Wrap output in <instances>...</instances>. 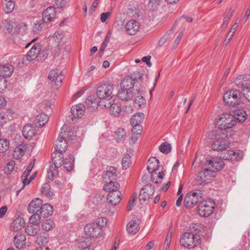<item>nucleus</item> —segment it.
<instances>
[{
    "label": "nucleus",
    "instance_id": "1",
    "mask_svg": "<svg viewBox=\"0 0 250 250\" xmlns=\"http://www.w3.org/2000/svg\"><path fill=\"white\" fill-rule=\"evenodd\" d=\"M114 85L107 82L100 83L96 89V95L101 100L100 107L109 105L106 103L112 99Z\"/></svg>",
    "mask_w": 250,
    "mask_h": 250
},
{
    "label": "nucleus",
    "instance_id": "2",
    "mask_svg": "<svg viewBox=\"0 0 250 250\" xmlns=\"http://www.w3.org/2000/svg\"><path fill=\"white\" fill-rule=\"evenodd\" d=\"M199 225H196L193 227L195 228L196 232H186L184 233L181 236L180 239V245L184 247L188 248H194L199 244H200L201 239L199 235L200 230L198 229Z\"/></svg>",
    "mask_w": 250,
    "mask_h": 250
},
{
    "label": "nucleus",
    "instance_id": "3",
    "mask_svg": "<svg viewBox=\"0 0 250 250\" xmlns=\"http://www.w3.org/2000/svg\"><path fill=\"white\" fill-rule=\"evenodd\" d=\"M107 220L104 217L98 218L94 222L89 223L84 228L85 233L93 238L100 236L102 233V226L106 225Z\"/></svg>",
    "mask_w": 250,
    "mask_h": 250
},
{
    "label": "nucleus",
    "instance_id": "4",
    "mask_svg": "<svg viewBox=\"0 0 250 250\" xmlns=\"http://www.w3.org/2000/svg\"><path fill=\"white\" fill-rule=\"evenodd\" d=\"M160 162L156 157H150L147 162V169L149 172L151 173V178L156 183L161 182L165 173L161 170L159 171Z\"/></svg>",
    "mask_w": 250,
    "mask_h": 250
},
{
    "label": "nucleus",
    "instance_id": "5",
    "mask_svg": "<svg viewBox=\"0 0 250 250\" xmlns=\"http://www.w3.org/2000/svg\"><path fill=\"white\" fill-rule=\"evenodd\" d=\"M117 170L113 167H110L103 176L105 183L104 189H111V188H119V184L117 182Z\"/></svg>",
    "mask_w": 250,
    "mask_h": 250
},
{
    "label": "nucleus",
    "instance_id": "6",
    "mask_svg": "<svg viewBox=\"0 0 250 250\" xmlns=\"http://www.w3.org/2000/svg\"><path fill=\"white\" fill-rule=\"evenodd\" d=\"M215 206V202L210 198L200 201L198 205V213L202 217H208L213 212Z\"/></svg>",
    "mask_w": 250,
    "mask_h": 250
},
{
    "label": "nucleus",
    "instance_id": "7",
    "mask_svg": "<svg viewBox=\"0 0 250 250\" xmlns=\"http://www.w3.org/2000/svg\"><path fill=\"white\" fill-rule=\"evenodd\" d=\"M240 95V92L238 90H229L224 94V101L229 106L235 107L241 103Z\"/></svg>",
    "mask_w": 250,
    "mask_h": 250
},
{
    "label": "nucleus",
    "instance_id": "8",
    "mask_svg": "<svg viewBox=\"0 0 250 250\" xmlns=\"http://www.w3.org/2000/svg\"><path fill=\"white\" fill-rule=\"evenodd\" d=\"M217 125L221 130L230 128L236 124L235 120L232 115L229 113L223 114L217 120Z\"/></svg>",
    "mask_w": 250,
    "mask_h": 250
},
{
    "label": "nucleus",
    "instance_id": "9",
    "mask_svg": "<svg viewBox=\"0 0 250 250\" xmlns=\"http://www.w3.org/2000/svg\"><path fill=\"white\" fill-rule=\"evenodd\" d=\"M202 196V192L200 190H194L188 192L185 197V206L187 208H190L196 205Z\"/></svg>",
    "mask_w": 250,
    "mask_h": 250
},
{
    "label": "nucleus",
    "instance_id": "10",
    "mask_svg": "<svg viewBox=\"0 0 250 250\" xmlns=\"http://www.w3.org/2000/svg\"><path fill=\"white\" fill-rule=\"evenodd\" d=\"M229 143L227 139L222 136V133L215 134L214 140L212 145L211 148L214 150H221L226 149L229 147Z\"/></svg>",
    "mask_w": 250,
    "mask_h": 250
},
{
    "label": "nucleus",
    "instance_id": "11",
    "mask_svg": "<svg viewBox=\"0 0 250 250\" xmlns=\"http://www.w3.org/2000/svg\"><path fill=\"white\" fill-rule=\"evenodd\" d=\"M213 174V170L206 168L199 172L196 178L197 182L200 185L208 183L212 180Z\"/></svg>",
    "mask_w": 250,
    "mask_h": 250
},
{
    "label": "nucleus",
    "instance_id": "12",
    "mask_svg": "<svg viewBox=\"0 0 250 250\" xmlns=\"http://www.w3.org/2000/svg\"><path fill=\"white\" fill-rule=\"evenodd\" d=\"M118 188H111V189H104L105 191L109 192L107 196V201L112 206H116L118 204L122 199V194Z\"/></svg>",
    "mask_w": 250,
    "mask_h": 250
},
{
    "label": "nucleus",
    "instance_id": "13",
    "mask_svg": "<svg viewBox=\"0 0 250 250\" xmlns=\"http://www.w3.org/2000/svg\"><path fill=\"white\" fill-rule=\"evenodd\" d=\"M154 192V186L151 184H148L144 186L140 191L139 200L142 204L146 203L152 196Z\"/></svg>",
    "mask_w": 250,
    "mask_h": 250
},
{
    "label": "nucleus",
    "instance_id": "14",
    "mask_svg": "<svg viewBox=\"0 0 250 250\" xmlns=\"http://www.w3.org/2000/svg\"><path fill=\"white\" fill-rule=\"evenodd\" d=\"M243 152L239 149L229 150L223 152L220 158L226 160H239L243 157Z\"/></svg>",
    "mask_w": 250,
    "mask_h": 250
},
{
    "label": "nucleus",
    "instance_id": "15",
    "mask_svg": "<svg viewBox=\"0 0 250 250\" xmlns=\"http://www.w3.org/2000/svg\"><path fill=\"white\" fill-rule=\"evenodd\" d=\"M63 78L62 71L57 68L51 70L48 75L49 80L57 86L62 84Z\"/></svg>",
    "mask_w": 250,
    "mask_h": 250
},
{
    "label": "nucleus",
    "instance_id": "16",
    "mask_svg": "<svg viewBox=\"0 0 250 250\" xmlns=\"http://www.w3.org/2000/svg\"><path fill=\"white\" fill-rule=\"evenodd\" d=\"M206 164L207 166H209V167L213 168V172L221 170L225 166V163L220 157L212 158L209 160L206 161Z\"/></svg>",
    "mask_w": 250,
    "mask_h": 250
},
{
    "label": "nucleus",
    "instance_id": "17",
    "mask_svg": "<svg viewBox=\"0 0 250 250\" xmlns=\"http://www.w3.org/2000/svg\"><path fill=\"white\" fill-rule=\"evenodd\" d=\"M144 119L145 114L142 112L136 113L132 116L130 119V123L134 131L135 129L142 130V127L140 125V124L143 122Z\"/></svg>",
    "mask_w": 250,
    "mask_h": 250
},
{
    "label": "nucleus",
    "instance_id": "18",
    "mask_svg": "<svg viewBox=\"0 0 250 250\" xmlns=\"http://www.w3.org/2000/svg\"><path fill=\"white\" fill-rule=\"evenodd\" d=\"M135 94L134 89L129 88V89H127L121 87L117 95L118 98L121 100L127 101L131 100Z\"/></svg>",
    "mask_w": 250,
    "mask_h": 250
},
{
    "label": "nucleus",
    "instance_id": "19",
    "mask_svg": "<svg viewBox=\"0 0 250 250\" xmlns=\"http://www.w3.org/2000/svg\"><path fill=\"white\" fill-rule=\"evenodd\" d=\"M64 134H65V132H61L60 136L54 144L56 151L60 153L64 152L67 148V142L63 137Z\"/></svg>",
    "mask_w": 250,
    "mask_h": 250
},
{
    "label": "nucleus",
    "instance_id": "20",
    "mask_svg": "<svg viewBox=\"0 0 250 250\" xmlns=\"http://www.w3.org/2000/svg\"><path fill=\"white\" fill-rule=\"evenodd\" d=\"M56 12L55 8L53 6H49L43 11L42 20L46 23L54 21L56 18Z\"/></svg>",
    "mask_w": 250,
    "mask_h": 250
},
{
    "label": "nucleus",
    "instance_id": "21",
    "mask_svg": "<svg viewBox=\"0 0 250 250\" xmlns=\"http://www.w3.org/2000/svg\"><path fill=\"white\" fill-rule=\"evenodd\" d=\"M125 28L127 34L132 35H135L139 30L140 24L136 20H130L126 23Z\"/></svg>",
    "mask_w": 250,
    "mask_h": 250
},
{
    "label": "nucleus",
    "instance_id": "22",
    "mask_svg": "<svg viewBox=\"0 0 250 250\" xmlns=\"http://www.w3.org/2000/svg\"><path fill=\"white\" fill-rule=\"evenodd\" d=\"M42 204V199L36 198L33 199L28 207V210L31 213H38L41 210V208Z\"/></svg>",
    "mask_w": 250,
    "mask_h": 250
},
{
    "label": "nucleus",
    "instance_id": "23",
    "mask_svg": "<svg viewBox=\"0 0 250 250\" xmlns=\"http://www.w3.org/2000/svg\"><path fill=\"white\" fill-rule=\"evenodd\" d=\"M22 132L23 137L29 140L32 139L37 133L33 125L31 124L25 125L22 129Z\"/></svg>",
    "mask_w": 250,
    "mask_h": 250
},
{
    "label": "nucleus",
    "instance_id": "24",
    "mask_svg": "<svg viewBox=\"0 0 250 250\" xmlns=\"http://www.w3.org/2000/svg\"><path fill=\"white\" fill-rule=\"evenodd\" d=\"M14 243L15 247L18 249L23 248L26 244V238L24 234L18 233L14 238Z\"/></svg>",
    "mask_w": 250,
    "mask_h": 250
},
{
    "label": "nucleus",
    "instance_id": "25",
    "mask_svg": "<svg viewBox=\"0 0 250 250\" xmlns=\"http://www.w3.org/2000/svg\"><path fill=\"white\" fill-rule=\"evenodd\" d=\"M109 105L103 107H101L102 108H109L110 113L114 116H117L119 115L121 111V106L120 104L115 103L114 101L112 99L108 102L106 103Z\"/></svg>",
    "mask_w": 250,
    "mask_h": 250
},
{
    "label": "nucleus",
    "instance_id": "26",
    "mask_svg": "<svg viewBox=\"0 0 250 250\" xmlns=\"http://www.w3.org/2000/svg\"><path fill=\"white\" fill-rule=\"evenodd\" d=\"M14 71V67L10 64L6 63L0 65V76L5 79L10 77Z\"/></svg>",
    "mask_w": 250,
    "mask_h": 250
},
{
    "label": "nucleus",
    "instance_id": "27",
    "mask_svg": "<svg viewBox=\"0 0 250 250\" xmlns=\"http://www.w3.org/2000/svg\"><path fill=\"white\" fill-rule=\"evenodd\" d=\"M40 45L39 44H34L26 55V59L31 62L35 60L40 52Z\"/></svg>",
    "mask_w": 250,
    "mask_h": 250
},
{
    "label": "nucleus",
    "instance_id": "28",
    "mask_svg": "<svg viewBox=\"0 0 250 250\" xmlns=\"http://www.w3.org/2000/svg\"><path fill=\"white\" fill-rule=\"evenodd\" d=\"M71 113L74 118H81L85 111V106L83 104H78L72 106L71 107Z\"/></svg>",
    "mask_w": 250,
    "mask_h": 250
},
{
    "label": "nucleus",
    "instance_id": "29",
    "mask_svg": "<svg viewBox=\"0 0 250 250\" xmlns=\"http://www.w3.org/2000/svg\"><path fill=\"white\" fill-rule=\"evenodd\" d=\"M25 226V221L22 217H18L10 225V229L14 231L21 230Z\"/></svg>",
    "mask_w": 250,
    "mask_h": 250
},
{
    "label": "nucleus",
    "instance_id": "30",
    "mask_svg": "<svg viewBox=\"0 0 250 250\" xmlns=\"http://www.w3.org/2000/svg\"><path fill=\"white\" fill-rule=\"evenodd\" d=\"M52 159L53 162V165L56 168H62V167L63 164L64 160L62 153H57L54 152L52 155Z\"/></svg>",
    "mask_w": 250,
    "mask_h": 250
},
{
    "label": "nucleus",
    "instance_id": "31",
    "mask_svg": "<svg viewBox=\"0 0 250 250\" xmlns=\"http://www.w3.org/2000/svg\"><path fill=\"white\" fill-rule=\"evenodd\" d=\"M234 83L238 87L242 89L244 92L248 85H250V81H248L247 77L244 76H239L237 77L234 80Z\"/></svg>",
    "mask_w": 250,
    "mask_h": 250
},
{
    "label": "nucleus",
    "instance_id": "32",
    "mask_svg": "<svg viewBox=\"0 0 250 250\" xmlns=\"http://www.w3.org/2000/svg\"><path fill=\"white\" fill-rule=\"evenodd\" d=\"M247 114L243 109H237L233 111L234 120L235 122L238 121L239 122L243 123L246 121L247 118Z\"/></svg>",
    "mask_w": 250,
    "mask_h": 250
},
{
    "label": "nucleus",
    "instance_id": "33",
    "mask_svg": "<svg viewBox=\"0 0 250 250\" xmlns=\"http://www.w3.org/2000/svg\"><path fill=\"white\" fill-rule=\"evenodd\" d=\"M76 243L78 247L83 249L90 246L92 241L91 239L88 237L80 236L77 238Z\"/></svg>",
    "mask_w": 250,
    "mask_h": 250
},
{
    "label": "nucleus",
    "instance_id": "34",
    "mask_svg": "<svg viewBox=\"0 0 250 250\" xmlns=\"http://www.w3.org/2000/svg\"><path fill=\"white\" fill-rule=\"evenodd\" d=\"M126 230L129 233L135 234L140 230L139 225L135 220H131L127 225Z\"/></svg>",
    "mask_w": 250,
    "mask_h": 250
},
{
    "label": "nucleus",
    "instance_id": "35",
    "mask_svg": "<svg viewBox=\"0 0 250 250\" xmlns=\"http://www.w3.org/2000/svg\"><path fill=\"white\" fill-rule=\"evenodd\" d=\"M27 148V145L21 144L16 147L13 152V157L16 159H20L24 154Z\"/></svg>",
    "mask_w": 250,
    "mask_h": 250
},
{
    "label": "nucleus",
    "instance_id": "36",
    "mask_svg": "<svg viewBox=\"0 0 250 250\" xmlns=\"http://www.w3.org/2000/svg\"><path fill=\"white\" fill-rule=\"evenodd\" d=\"M34 165V162H31L27 167L26 170L23 174L21 179L22 180L23 186L22 188H24L26 185H28L30 183V181H27V177L29 175L31 171L32 170Z\"/></svg>",
    "mask_w": 250,
    "mask_h": 250
},
{
    "label": "nucleus",
    "instance_id": "37",
    "mask_svg": "<svg viewBox=\"0 0 250 250\" xmlns=\"http://www.w3.org/2000/svg\"><path fill=\"white\" fill-rule=\"evenodd\" d=\"M85 104L89 108H97L99 106H100L101 100L99 101L94 96H89L87 98Z\"/></svg>",
    "mask_w": 250,
    "mask_h": 250
},
{
    "label": "nucleus",
    "instance_id": "38",
    "mask_svg": "<svg viewBox=\"0 0 250 250\" xmlns=\"http://www.w3.org/2000/svg\"><path fill=\"white\" fill-rule=\"evenodd\" d=\"M74 164V158L72 155H69L64 161L63 167L62 169H65L66 171H70L73 169Z\"/></svg>",
    "mask_w": 250,
    "mask_h": 250
},
{
    "label": "nucleus",
    "instance_id": "39",
    "mask_svg": "<svg viewBox=\"0 0 250 250\" xmlns=\"http://www.w3.org/2000/svg\"><path fill=\"white\" fill-rule=\"evenodd\" d=\"M53 212V207L48 204H45L42 206L40 214L44 217H48L51 215Z\"/></svg>",
    "mask_w": 250,
    "mask_h": 250
},
{
    "label": "nucleus",
    "instance_id": "40",
    "mask_svg": "<svg viewBox=\"0 0 250 250\" xmlns=\"http://www.w3.org/2000/svg\"><path fill=\"white\" fill-rule=\"evenodd\" d=\"M26 234L30 236L36 235L40 230V227L38 225L28 224L25 228Z\"/></svg>",
    "mask_w": 250,
    "mask_h": 250
},
{
    "label": "nucleus",
    "instance_id": "41",
    "mask_svg": "<svg viewBox=\"0 0 250 250\" xmlns=\"http://www.w3.org/2000/svg\"><path fill=\"white\" fill-rule=\"evenodd\" d=\"M114 137L118 142H123L126 138V131L123 128H119L115 132Z\"/></svg>",
    "mask_w": 250,
    "mask_h": 250
},
{
    "label": "nucleus",
    "instance_id": "42",
    "mask_svg": "<svg viewBox=\"0 0 250 250\" xmlns=\"http://www.w3.org/2000/svg\"><path fill=\"white\" fill-rule=\"evenodd\" d=\"M3 8L4 11L6 13H11L15 7L14 0H4L3 3Z\"/></svg>",
    "mask_w": 250,
    "mask_h": 250
},
{
    "label": "nucleus",
    "instance_id": "43",
    "mask_svg": "<svg viewBox=\"0 0 250 250\" xmlns=\"http://www.w3.org/2000/svg\"><path fill=\"white\" fill-rule=\"evenodd\" d=\"M53 39L59 46L61 45V43L66 42L64 34L61 31H56L53 35Z\"/></svg>",
    "mask_w": 250,
    "mask_h": 250
},
{
    "label": "nucleus",
    "instance_id": "44",
    "mask_svg": "<svg viewBox=\"0 0 250 250\" xmlns=\"http://www.w3.org/2000/svg\"><path fill=\"white\" fill-rule=\"evenodd\" d=\"M58 172L59 170L53 165H51L47 170V177L49 180L53 181L55 176L58 174Z\"/></svg>",
    "mask_w": 250,
    "mask_h": 250
},
{
    "label": "nucleus",
    "instance_id": "45",
    "mask_svg": "<svg viewBox=\"0 0 250 250\" xmlns=\"http://www.w3.org/2000/svg\"><path fill=\"white\" fill-rule=\"evenodd\" d=\"M41 191L42 193L48 198H51L54 195V192L52 191L50 189V185L47 183H45L43 184L42 188Z\"/></svg>",
    "mask_w": 250,
    "mask_h": 250
},
{
    "label": "nucleus",
    "instance_id": "46",
    "mask_svg": "<svg viewBox=\"0 0 250 250\" xmlns=\"http://www.w3.org/2000/svg\"><path fill=\"white\" fill-rule=\"evenodd\" d=\"M134 79L131 77L129 78L124 79L122 84L121 87L129 89H134Z\"/></svg>",
    "mask_w": 250,
    "mask_h": 250
},
{
    "label": "nucleus",
    "instance_id": "47",
    "mask_svg": "<svg viewBox=\"0 0 250 250\" xmlns=\"http://www.w3.org/2000/svg\"><path fill=\"white\" fill-rule=\"evenodd\" d=\"M142 130H139L138 129H135L133 130V128L132 129V135L130 140V144L134 145L137 141L138 138H140Z\"/></svg>",
    "mask_w": 250,
    "mask_h": 250
},
{
    "label": "nucleus",
    "instance_id": "48",
    "mask_svg": "<svg viewBox=\"0 0 250 250\" xmlns=\"http://www.w3.org/2000/svg\"><path fill=\"white\" fill-rule=\"evenodd\" d=\"M10 144L8 140L5 139H0V153L6 152L9 148Z\"/></svg>",
    "mask_w": 250,
    "mask_h": 250
},
{
    "label": "nucleus",
    "instance_id": "49",
    "mask_svg": "<svg viewBox=\"0 0 250 250\" xmlns=\"http://www.w3.org/2000/svg\"><path fill=\"white\" fill-rule=\"evenodd\" d=\"M38 123L40 127L43 126L48 121V117L46 114L42 113L37 116Z\"/></svg>",
    "mask_w": 250,
    "mask_h": 250
},
{
    "label": "nucleus",
    "instance_id": "50",
    "mask_svg": "<svg viewBox=\"0 0 250 250\" xmlns=\"http://www.w3.org/2000/svg\"><path fill=\"white\" fill-rule=\"evenodd\" d=\"M42 229L46 231H49L52 229L53 228L55 227V224L54 222L50 219L45 220L42 222Z\"/></svg>",
    "mask_w": 250,
    "mask_h": 250
},
{
    "label": "nucleus",
    "instance_id": "51",
    "mask_svg": "<svg viewBox=\"0 0 250 250\" xmlns=\"http://www.w3.org/2000/svg\"><path fill=\"white\" fill-rule=\"evenodd\" d=\"M131 157L128 154H125L122 160V166L123 169H126L129 167L131 163Z\"/></svg>",
    "mask_w": 250,
    "mask_h": 250
},
{
    "label": "nucleus",
    "instance_id": "52",
    "mask_svg": "<svg viewBox=\"0 0 250 250\" xmlns=\"http://www.w3.org/2000/svg\"><path fill=\"white\" fill-rule=\"evenodd\" d=\"M134 104L135 106L141 108L146 105V100L142 96L139 95L135 98Z\"/></svg>",
    "mask_w": 250,
    "mask_h": 250
},
{
    "label": "nucleus",
    "instance_id": "53",
    "mask_svg": "<svg viewBox=\"0 0 250 250\" xmlns=\"http://www.w3.org/2000/svg\"><path fill=\"white\" fill-rule=\"evenodd\" d=\"M39 213L35 212L29 218V222L31 225H38L41 220V216Z\"/></svg>",
    "mask_w": 250,
    "mask_h": 250
},
{
    "label": "nucleus",
    "instance_id": "54",
    "mask_svg": "<svg viewBox=\"0 0 250 250\" xmlns=\"http://www.w3.org/2000/svg\"><path fill=\"white\" fill-rule=\"evenodd\" d=\"M48 237L40 235L37 237L36 243L38 245L42 246L45 245L48 242Z\"/></svg>",
    "mask_w": 250,
    "mask_h": 250
},
{
    "label": "nucleus",
    "instance_id": "55",
    "mask_svg": "<svg viewBox=\"0 0 250 250\" xmlns=\"http://www.w3.org/2000/svg\"><path fill=\"white\" fill-rule=\"evenodd\" d=\"M160 0H149L147 6L152 11L155 10L160 4Z\"/></svg>",
    "mask_w": 250,
    "mask_h": 250
},
{
    "label": "nucleus",
    "instance_id": "56",
    "mask_svg": "<svg viewBox=\"0 0 250 250\" xmlns=\"http://www.w3.org/2000/svg\"><path fill=\"white\" fill-rule=\"evenodd\" d=\"M159 150L163 153L167 154L171 150V146L167 142L164 143L159 146Z\"/></svg>",
    "mask_w": 250,
    "mask_h": 250
},
{
    "label": "nucleus",
    "instance_id": "57",
    "mask_svg": "<svg viewBox=\"0 0 250 250\" xmlns=\"http://www.w3.org/2000/svg\"><path fill=\"white\" fill-rule=\"evenodd\" d=\"M8 82L5 78L0 77V93H3L8 86Z\"/></svg>",
    "mask_w": 250,
    "mask_h": 250
},
{
    "label": "nucleus",
    "instance_id": "58",
    "mask_svg": "<svg viewBox=\"0 0 250 250\" xmlns=\"http://www.w3.org/2000/svg\"><path fill=\"white\" fill-rule=\"evenodd\" d=\"M15 165V163L13 161H11L9 162L7 164L6 167L5 168L4 171L5 173L9 174H10L12 171L13 170Z\"/></svg>",
    "mask_w": 250,
    "mask_h": 250
},
{
    "label": "nucleus",
    "instance_id": "59",
    "mask_svg": "<svg viewBox=\"0 0 250 250\" xmlns=\"http://www.w3.org/2000/svg\"><path fill=\"white\" fill-rule=\"evenodd\" d=\"M104 196L101 193L96 194L92 199V203L95 205L99 204L103 199Z\"/></svg>",
    "mask_w": 250,
    "mask_h": 250
},
{
    "label": "nucleus",
    "instance_id": "60",
    "mask_svg": "<svg viewBox=\"0 0 250 250\" xmlns=\"http://www.w3.org/2000/svg\"><path fill=\"white\" fill-rule=\"evenodd\" d=\"M238 26V23L237 22H235L232 26L231 29L230 30L229 33L227 35V38L229 40H231L232 36H233L235 32L236 31L237 28Z\"/></svg>",
    "mask_w": 250,
    "mask_h": 250
},
{
    "label": "nucleus",
    "instance_id": "61",
    "mask_svg": "<svg viewBox=\"0 0 250 250\" xmlns=\"http://www.w3.org/2000/svg\"><path fill=\"white\" fill-rule=\"evenodd\" d=\"M49 52V49L48 48H46L42 51L40 50L39 57L41 58V59L44 60L47 57Z\"/></svg>",
    "mask_w": 250,
    "mask_h": 250
},
{
    "label": "nucleus",
    "instance_id": "62",
    "mask_svg": "<svg viewBox=\"0 0 250 250\" xmlns=\"http://www.w3.org/2000/svg\"><path fill=\"white\" fill-rule=\"evenodd\" d=\"M109 38L107 36L106 37V38L105 39L104 42H103V43L102 44V47H101V48L100 49V50L99 53H100L101 56L102 55H103V54L104 53V50L105 48L106 47V46L107 45V44L109 42Z\"/></svg>",
    "mask_w": 250,
    "mask_h": 250
},
{
    "label": "nucleus",
    "instance_id": "63",
    "mask_svg": "<svg viewBox=\"0 0 250 250\" xmlns=\"http://www.w3.org/2000/svg\"><path fill=\"white\" fill-rule=\"evenodd\" d=\"M42 24L39 21H37L34 23L33 31L35 33H38L41 31L42 27Z\"/></svg>",
    "mask_w": 250,
    "mask_h": 250
},
{
    "label": "nucleus",
    "instance_id": "64",
    "mask_svg": "<svg viewBox=\"0 0 250 250\" xmlns=\"http://www.w3.org/2000/svg\"><path fill=\"white\" fill-rule=\"evenodd\" d=\"M8 120L7 116L3 112H0V126L6 124Z\"/></svg>",
    "mask_w": 250,
    "mask_h": 250
}]
</instances>
